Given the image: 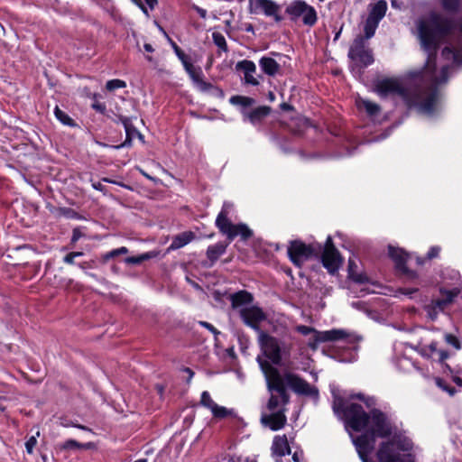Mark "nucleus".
I'll use <instances>...</instances> for the list:
<instances>
[{"instance_id":"obj_1","label":"nucleus","mask_w":462,"mask_h":462,"mask_svg":"<svg viewBox=\"0 0 462 462\" xmlns=\"http://www.w3.org/2000/svg\"><path fill=\"white\" fill-rule=\"evenodd\" d=\"M416 30L420 47L427 53L424 69L409 72L403 79H379L374 91L383 98L400 97L409 106H417L420 112L431 115L439 97L437 88L448 81L449 69V65H444L438 74L437 51L447 36L462 32V21L431 12L416 21Z\"/></svg>"},{"instance_id":"obj_2","label":"nucleus","mask_w":462,"mask_h":462,"mask_svg":"<svg viewBox=\"0 0 462 462\" xmlns=\"http://www.w3.org/2000/svg\"><path fill=\"white\" fill-rule=\"evenodd\" d=\"M257 362L265 376L267 389L270 393V398L267 402L269 411L280 410L286 411V406L290 402V394L287 392V388H290L299 395L318 398L319 392L317 388L311 386L296 374L288 371L281 373L268 361L263 360L260 356L257 357Z\"/></svg>"},{"instance_id":"obj_3","label":"nucleus","mask_w":462,"mask_h":462,"mask_svg":"<svg viewBox=\"0 0 462 462\" xmlns=\"http://www.w3.org/2000/svg\"><path fill=\"white\" fill-rule=\"evenodd\" d=\"M332 409L337 417L345 420L346 427L354 431H361L370 423L369 431L375 437L386 439L394 433L396 427L379 409H372L367 413L360 404H346L344 399L337 395L334 396Z\"/></svg>"},{"instance_id":"obj_4","label":"nucleus","mask_w":462,"mask_h":462,"mask_svg":"<svg viewBox=\"0 0 462 462\" xmlns=\"http://www.w3.org/2000/svg\"><path fill=\"white\" fill-rule=\"evenodd\" d=\"M234 205L231 202H224L220 212L216 218V226L219 232L226 236L229 242L233 241L236 236H240L243 240H247L253 236L252 230L243 223L233 224L230 220Z\"/></svg>"},{"instance_id":"obj_5","label":"nucleus","mask_w":462,"mask_h":462,"mask_svg":"<svg viewBox=\"0 0 462 462\" xmlns=\"http://www.w3.org/2000/svg\"><path fill=\"white\" fill-rule=\"evenodd\" d=\"M258 342L263 355L273 364L280 365L282 360L291 356V345L281 339L260 331Z\"/></svg>"},{"instance_id":"obj_6","label":"nucleus","mask_w":462,"mask_h":462,"mask_svg":"<svg viewBox=\"0 0 462 462\" xmlns=\"http://www.w3.org/2000/svg\"><path fill=\"white\" fill-rule=\"evenodd\" d=\"M291 20L301 17L304 25L312 27L318 21V14L315 8L304 0H293L285 10Z\"/></svg>"},{"instance_id":"obj_7","label":"nucleus","mask_w":462,"mask_h":462,"mask_svg":"<svg viewBox=\"0 0 462 462\" xmlns=\"http://www.w3.org/2000/svg\"><path fill=\"white\" fill-rule=\"evenodd\" d=\"M348 58L352 60V68L364 69L374 62L372 50L366 47L365 40L362 36L356 37L348 51Z\"/></svg>"},{"instance_id":"obj_8","label":"nucleus","mask_w":462,"mask_h":462,"mask_svg":"<svg viewBox=\"0 0 462 462\" xmlns=\"http://www.w3.org/2000/svg\"><path fill=\"white\" fill-rule=\"evenodd\" d=\"M296 331L303 336H308L311 333L314 334V340L317 343L337 341L346 337L347 334L343 329H330L326 331H318L314 328L305 325H299L296 327Z\"/></svg>"},{"instance_id":"obj_9","label":"nucleus","mask_w":462,"mask_h":462,"mask_svg":"<svg viewBox=\"0 0 462 462\" xmlns=\"http://www.w3.org/2000/svg\"><path fill=\"white\" fill-rule=\"evenodd\" d=\"M287 251L291 263L300 267L306 261L310 259L315 249L310 245H306L300 240H295L290 242Z\"/></svg>"},{"instance_id":"obj_10","label":"nucleus","mask_w":462,"mask_h":462,"mask_svg":"<svg viewBox=\"0 0 462 462\" xmlns=\"http://www.w3.org/2000/svg\"><path fill=\"white\" fill-rule=\"evenodd\" d=\"M244 323L260 334V324L266 319V314L257 306L244 307L239 310Z\"/></svg>"},{"instance_id":"obj_11","label":"nucleus","mask_w":462,"mask_h":462,"mask_svg":"<svg viewBox=\"0 0 462 462\" xmlns=\"http://www.w3.org/2000/svg\"><path fill=\"white\" fill-rule=\"evenodd\" d=\"M375 436L372 433H365L357 436L356 438L352 437V441L356 447L359 457L363 462H372L368 456L371 454L374 448Z\"/></svg>"},{"instance_id":"obj_12","label":"nucleus","mask_w":462,"mask_h":462,"mask_svg":"<svg viewBox=\"0 0 462 462\" xmlns=\"http://www.w3.org/2000/svg\"><path fill=\"white\" fill-rule=\"evenodd\" d=\"M186 72L189 74V78L193 81V83L197 86V88L203 91L207 92L210 89H214L217 94H218L220 97L224 96V92L222 89L214 87L211 83L206 82L203 79V72L201 68L195 67L192 62H190L189 65H187L185 68Z\"/></svg>"},{"instance_id":"obj_13","label":"nucleus","mask_w":462,"mask_h":462,"mask_svg":"<svg viewBox=\"0 0 462 462\" xmlns=\"http://www.w3.org/2000/svg\"><path fill=\"white\" fill-rule=\"evenodd\" d=\"M199 403L201 406L208 409L214 418L225 419L234 415V411L232 409H227L217 404L208 391L202 392Z\"/></svg>"},{"instance_id":"obj_14","label":"nucleus","mask_w":462,"mask_h":462,"mask_svg":"<svg viewBox=\"0 0 462 462\" xmlns=\"http://www.w3.org/2000/svg\"><path fill=\"white\" fill-rule=\"evenodd\" d=\"M321 261L323 266L330 273H334L337 272L341 263L342 259L339 255L338 251L336 247H324L322 255H321Z\"/></svg>"},{"instance_id":"obj_15","label":"nucleus","mask_w":462,"mask_h":462,"mask_svg":"<svg viewBox=\"0 0 462 462\" xmlns=\"http://www.w3.org/2000/svg\"><path fill=\"white\" fill-rule=\"evenodd\" d=\"M286 421L285 411L282 410L271 411L270 414H263L261 417V422L273 431L282 429Z\"/></svg>"},{"instance_id":"obj_16","label":"nucleus","mask_w":462,"mask_h":462,"mask_svg":"<svg viewBox=\"0 0 462 462\" xmlns=\"http://www.w3.org/2000/svg\"><path fill=\"white\" fill-rule=\"evenodd\" d=\"M237 67L244 71L246 84L252 86L259 85V80L254 76L256 71V66L253 61L247 60H242L238 62Z\"/></svg>"},{"instance_id":"obj_17","label":"nucleus","mask_w":462,"mask_h":462,"mask_svg":"<svg viewBox=\"0 0 462 462\" xmlns=\"http://www.w3.org/2000/svg\"><path fill=\"white\" fill-rule=\"evenodd\" d=\"M256 7L259 8L266 16H273L276 21H280V6L273 0H255Z\"/></svg>"},{"instance_id":"obj_18","label":"nucleus","mask_w":462,"mask_h":462,"mask_svg":"<svg viewBox=\"0 0 462 462\" xmlns=\"http://www.w3.org/2000/svg\"><path fill=\"white\" fill-rule=\"evenodd\" d=\"M253 295L246 291H239L230 296L231 306L233 309L244 308L252 303Z\"/></svg>"},{"instance_id":"obj_19","label":"nucleus","mask_w":462,"mask_h":462,"mask_svg":"<svg viewBox=\"0 0 462 462\" xmlns=\"http://www.w3.org/2000/svg\"><path fill=\"white\" fill-rule=\"evenodd\" d=\"M272 451L274 456L280 457L285 456L286 454H290L291 449L285 435L274 437L272 445Z\"/></svg>"},{"instance_id":"obj_20","label":"nucleus","mask_w":462,"mask_h":462,"mask_svg":"<svg viewBox=\"0 0 462 462\" xmlns=\"http://www.w3.org/2000/svg\"><path fill=\"white\" fill-rule=\"evenodd\" d=\"M124 128H125V142L120 144V145H117L116 146V148L119 149L121 147H129L132 145V141L133 139L135 137V136H138L140 138H142V134L137 131V129L134 126L133 123H132V119H124Z\"/></svg>"},{"instance_id":"obj_21","label":"nucleus","mask_w":462,"mask_h":462,"mask_svg":"<svg viewBox=\"0 0 462 462\" xmlns=\"http://www.w3.org/2000/svg\"><path fill=\"white\" fill-rule=\"evenodd\" d=\"M271 113V107L267 106H262L254 108V110L246 114L248 121L256 125L263 122V120L269 116Z\"/></svg>"},{"instance_id":"obj_22","label":"nucleus","mask_w":462,"mask_h":462,"mask_svg":"<svg viewBox=\"0 0 462 462\" xmlns=\"http://www.w3.org/2000/svg\"><path fill=\"white\" fill-rule=\"evenodd\" d=\"M259 66L263 73L272 77L275 76L281 69L280 64L270 57H262L259 60Z\"/></svg>"},{"instance_id":"obj_23","label":"nucleus","mask_w":462,"mask_h":462,"mask_svg":"<svg viewBox=\"0 0 462 462\" xmlns=\"http://www.w3.org/2000/svg\"><path fill=\"white\" fill-rule=\"evenodd\" d=\"M228 246V243L218 242L215 245H209L207 249V257L211 263H215L221 255H223L226 247Z\"/></svg>"},{"instance_id":"obj_24","label":"nucleus","mask_w":462,"mask_h":462,"mask_svg":"<svg viewBox=\"0 0 462 462\" xmlns=\"http://www.w3.org/2000/svg\"><path fill=\"white\" fill-rule=\"evenodd\" d=\"M443 286L459 287L461 285L460 273L456 270H445L442 273Z\"/></svg>"},{"instance_id":"obj_25","label":"nucleus","mask_w":462,"mask_h":462,"mask_svg":"<svg viewBox=\"0 0 462 462\" xmlns=\"http://www.w3.org/2000/svg\"><path fill=\"white\" fill-rule=\"evenodd\" d=\"M195 238V235L191 231L183 232L178 236H176L170 245V249L176 250L180 249L189 243H190Z\"/></svg>"},{"instance_id":"obj_26","label":"nucleus","mask_w":462,"mask_h":462,"mask_svg":"<svg viewBox=\"0 0 462 462\" xmlns=\"http://www.w3.org/2000/svg\"><path fill=\"white\" fill-rule=\"evenodd\" d=\"M358 109H364L369 116H377L380 113V106L364 98H357L356 101Z\"/></svg>"},{"instance_id":"obj_27","label":"nucleus","mask_w":462,"mask_h":462,"mask_svg":"<svg viewBox=\"0 0 462 462\" xmlns=\"http://www.w3.org/2000/svg\"><path fill=\"white\" fill-rule=\"evenodd\" d=\"M386 10L387 3L380 0L371 8L368 18L379 23L385 15Z\"/></svg>"},{"instance_id":"obj_28","label":"nucleus","mask_w":462,"mask_h":462,"mask_svg":"<svg viewBox=\"0 0 462 462\" xmlns=\"http://www.w3.org/2000/svg\"><path fill=\"white\" fill-rule=\"evenodd\" d=\"M389 255L399 269L405 265L406 254L403 250L389 246Z\"/></svg>"},{"instance_id":"obj_29","label":"nucleus","mask_w":462,"mask_h":462,"mask_svg":"<svg viewBox=\"0 0 462 462\" xmlns=\"http://www.w3.org/2000/svg\"><path fill=\"white\" fill-rule=\"evenodd\" d=\"M439 293L443 296V300L450 305L454 300L459 295L461 289L459 287H453L452 289H446L445 286H440Z\"/></svg>"},{"instance_id":"obj_30","label":"nucleus","mask_w":462,"mask_h":462,"mask_svg":"<svg viewBox=\"0 0 462 462\" xmlns=\"http://www.w3.org/2000/svg\"><path fill=\"white\" fill-rule=\"evenodd\" d=\"M427 346L429 348V357L438 356V360L440 363L444 362L449 356L448 351L438 349V343L436 341H432L430 344L427 345Z\"/></svg>"},{"instance_id":"obj_31","label":"nucleus","mask_w":462,"mask_h":462,"mask_svg":"<svg viewBox=\"0 0 462 462\" xmlns=\"http://www.w3.org/2000/svg\"><path fill=\"white\" fill-rule=\"evenodd\" d=\"M54 115L57 120H59L62 125L69 127L78 126L74 119H72L65 111L61 110L58 106H56L54 108Z\"/></svg>"},{"instance_id":"obj_32","label":"nucleus","mask_w":462,"mask_h":462,"mask_svg":"<svg viewBox=\"0 0 462 462\" xmlns=\"http://www.w3.org/2000/svg\"><path fill=\"white\" fill-rule=\"evenodd\" d=\"M212 40L214 44L218 48L220 51L227 52L228 46L226 41V38L221 32H214L212 33Z\"/></svg>"},{"instance_id":"obj_33","label":"nucleus","mask_w":462,"mask_h":462,"mask_svg":"<svg viewBox=\"0 0 462 462\" xmlns=\"http://www.w3.org/2000/svg\"><path fill=\"white\" fill-rule=\"evenodd\" d=\"M169 41L171 42V45L176 54V56L179 58V60L181 61L183 67L185 68L187 65H189L191 62V59L184 53V51L173 42L171 38H169Z\"/></svg>"},{"instance_id":"obj_34","label":"nucleus","mask_w":462,"mask_h":462,"mask_svg":"<svg viewBox=\"0 0 462 462\" xmlns=\"http://www.w3.org/2000/svg\"><path fill=\"white\" fill-rule=\"evenodd\" d=\"M442 8L449 13L456 14L460 8V0H439Z\"/></svg>"},{"instance_id":"obj_35","label":"nucleus","mask_w":462,"mask_h":462,"mask_svg":"<svg viewBox=\"0 0 462 462\" xmlns=\"http://www.w3.org/2000/svg\"><path fill=\"white\" fill-rule=\"evenodd\" d=\"M229 101L233 105H238L244 107L251 106L255 102L254 98L244 96H233L230 97Z\"/></svg>"},{"instance_id":"obj_36","label":"nucleus","mask_w":462,"mask_h":462,"mask_svg":"<svg viewBox=\"0 0 462 462\" xmlns=\"http://www.w3.org/2000/svg\"><path fill=\"white\" fill-rule=\"evenodd\" d=\"M378 24H379L378 22H375L367 17L365 23V27H364V31H365V38L364 39L365 40H368L374 35L375 30L378 27Z\"/></svg>"},{"instance_id":"obj_37","label":"nucleus","mask_w":462,"mask_h":462,"mask_svg":"<svg viewBox=\"0 0 462 462\" xmlns=\"http://www.w3.org/2000/svg\"><path fill=\"white\" fill-rule=\"evenodd\" d=\"M136 5L140 7L143 13L149 16L148 7L152 10L157 5V0H132Z\"/></svg>"},{"instance_id":"obj_38","label":"nucleus","mask_w":462,"mask_h":462,"mask_svg":"<svg viewBox=\"0 0 462 462\" xmlns=\"http://www.w3.org/2000/svg\"><path fill=\"white\" fill-rule=\"evenodd\" d=\"M442 57L447 60H451L453 63H459L458 54L451 48L445 47L441 52Z\"/></svg>"},{"instance_id":"obj_39","label":"nucleus","mask_w":462,"mask_h":462,"mask_svg":"<svg viewBox=\"0 0 462 462\" xmlns=\"http://www.w3.org/2000/svg\"><path fill=\"white\" fill-rule=\"evenodd\" d=\"M352 399H358L365 402L367 408L374 409V407L376 405V400L372 396H365L363 393H357L351 396Z\"/></svg>"},{"instance_id":"obj_40","label":"nucleus","mask_w":462,"mask_h":462,"mask_svg":"<svg viewBox=\"0 0 462 462\" xmlns=\"http://www.w3.org/2000/svg\"><path fill=\"white\" fill-rule=\"evenodd\" d=\"M444 340L448 346H452L455 350L461 349V342L457 336L448 333L445 334Z\"/></svg>"},{"instance_id":"obj_41","label":"nucleus","mask_w":462,"mask_h":462,"mask_svg":"<svg viewBox=\"0 0 462 462\" xmlns=\"http://www.w3.org/2000/svg\"><path fill=\"white\" fill-rule=\"evenodd\" d=\"M125 87H126L125 81H124L122 79H118L108 80L106 84V88L108 91H114L116 89L124 88Z\"/></svg>"},{"instance_id":"obj_42","label":"nucleus","mask_w":462,"mask_h":462,"mask_svg":"<svg viewBox=\"0 0 462 462\" xmlns=\"http://www.w3.org/2000/svg\"><path fill=\"white\" fill-rule=\"evenodd\" d=\"M91 443L81 444L74 439H68L62 444L63 449L88 448Z\"/></svg>"},{"instance_id":"obj_43","label":"nucleus","mask_w":462,"mask_h":462,"mask_svg":"<svg viewBox=\"0 0 462 462\" xmlns=\"http://www.w3.org/2000/svg\"><path fill=\"white\" fill-rule=\"evenodd\" d=\"M40 436V430H37L35 435L31 436L25 442V448L28 454H32L35 446L37 445V438Z\"/></svg>"},{"instance_id":"obj_44","label":"nucleus","mask_w":462,"mask_h":462,"mask_svg":"<svg viewBox=\"0 0 462 462\" xmlns=\"http://www.w3.org/2000/svg\"><path fill=\"white\" fill-rule=\"evenodd\" d=\"M436 384L444 392H447L450 396H453L457 391L454 387L449 386L446 381L440 378L436 379Z\"/></svg>"},{"instance_id":"obj_45","label":"nucleus","mask_w":462,"mask_h":462,"mask_svg":"<svg viewBox=\"0 0 462 462\" xmlns=\"http://www.w3.org/2000/svg\"><path fill=\"white\" fill-rule=\"evenodd\" d=\"M59 214L70 219H79V215L72 208H59Z\"/></svg>"},{"instance_id":"obj_46","label":"nucleus","mask_w":462,"mask_h":462,"mask_svg":"<svg viewBox=\"0 0 462 462\" xmlns=\"http://www.w3.org/2000/svg\"><path fill=\"white\" fill-rule=\"evenodd\" d=\"M349 277L356 283H366L369 282L368 277L365 273H355L350 271Z\"/></svg>"},{"instance_id":"obj_47","label":"nucleus","mask_w":462,"mask_h":462,"mask_svg":"<svg viewBox=\"0 0 462 462\" xmlns=\"http://www.w3.org/2000/svg\"><path fill=\"white\" fill-rule=\"evenodd\" d=\"M430 303H432V308H435L439 312L443 311L448 306L443 299L432 300Z\"/></svg>"},{"instance_id":"obj_48","label":"nucleus","mask_w":462,"mask_h":462,"mask_svg":"<svg viewBox=\"0 0 462 462\" xmlns=\"http://www.w3.org/2000/svg\"><path fill=\"white\" fill-rule=\"evenodd\" d=\"M199 325L210 331L216 338L220 334V332L212 324L207 321H199Z\"/></svg>"},{"instance_id":"obj_49","label":"nucleus","mask_w":462,"mask_h":462,"mask_svg":"<svg viewBox=\"0 0 462 462\" xmlns=\"http://www.w3.org/2000/svg\"><path fill=\"white\" fill-rule=\"evenodd\" d=\"M431 307H433L432 303L430 302L427 306H425V310H426L428 316L431 319H437L439 312L437 311V310L435 308H431Z\"/></svg>"},{"instance_id":"obj_50","label":"nucleus","mask_w":462,"mask_h":462,"mask_svg":"<svg viewBox=\"0 0 462 462\" xmlns=\"http://www.w3.org/2000/svg\"><path fill=\"white\" fill-rule=\"evenodd\" d=\"M440 252V247L439 246H432L430 248L429 252L427 253V258L428 259H433L439 256Z\"/></svg>"},{"instance_id":"obj_51","label":"nucleus","mask_w":462,"mask_h":462,"mask_svg":"<svg viewBox=\"0 0 462 462\" xmlns=\"http://www.w3.org/2000/svg\"><path fill=\"white\" fill-rule=\"evenodd\" d=\"M92 108L100 114H105L106 111V106L103 103L95 102L92 104Z\"/></svg>"},{"instance_id":"obj_52","label":"nucleus","mask_w":462,"mask_h":462,"mask_svg":"<svg viewBox=\"0 0 462 462\" xmlns=\"http://www.w3.org/2000/svg\"><path fill=\"white\" fill-rule=\"evenodd\" d=\"M400 270H402L409 279H416L418 277V273L415 271L409 270L405 265L401 267Z\"/></svg>"},{"instance_id":"obj_53","label":"nucleus","mask_w":462,"mask_h":462,"mask_svg":"<svg viewBox=\"0 0 462 462\" xmlns=\"http://www.w3.org/2000/svg\"><path fill=\"white\" fill-rule=\"evenodd\" d=\"M82 236V233L79 228H74L72 232L71 242L76 243Z\"/></svg>"},{"instance_id":"obj_54","label":"nucleus","mask_w":462,"mask_h":462,"mask_svg":"<svg viewBox=\"0 0 462 462\" xmlns=\"http://www.w3.org/2000/svg\"><path fill=\"white\" fill-rule=\"evenodd\" d=\"M76 258V254H72V253H69L64 258H63V261L64 263H68V264H73L74 263V259Z\"/></svg>"},{"instance_id":"obj_55","label":"nucleus","mask_w":462,"mask_h":462,"mask_svg":"<svg viewBox=\"0 0 462 462\" xmlns=\"http://www.w3.org/2000/svg\"><path fill=\"white\" fill-rule=\"evenodd\" d=\"M116 256H117V255H116V251L114 249V250L109 251V252L106 253L105 254H103L102 258H103L104 262H107L108 260H110L111 258H114Z\"/></svg>"},{"instance_id":"obj_56","label":"nucleus","mask_w":462,"mask_h":462,"mask_svg":"<svg viewBox=\"0 0 462 462\" xmlns=\"http://www.w3.org/2000/svg\"><path fill=\"white\" fill-rule=\"evenodd\" d=\"M400 291H401V293L411 297L413 293L418 291V289L417 288L401 289Z\"/></svg>"},{"instance_id":"obj_57","label":"nucleus","mask_w":462,"mask_h":462,"mask_svg":"<svg viewBox=\"0 0 462 462\" xmlns=\"http://www.w3.org/2000/svg\"><path fill=\"white\" fill-rule=\"evenodd\" d=\"M302 459H303V453H302V451H300V452L296 451V452L293 453L292 460L294 462H301Z\"/></svg>"},{"instance_id":"obj_58","label":"nucleus","mask_w":462,"mask_h":462,"mask_svg":"<svg viewBox=\"0 0 462 462\" xmlns=\"http://www.w3.org/2000/svg\"><path fill=\"white\" fill-rule=\"evenodd\" d=\"M195 10L197 11L198 14H199L201 18L205 19V18L207 17V14H208V13H207V10H206V9H203V8H201V7H199V6H195Z\"/></svg>"},{"instance_id":"obj_59","label":"nucleus","mask_w":462,"mask_h":462,"mask_svg":"<svg viewBox=\"0 0 462 462\" xmlns=\"http://www.w3.org/2000/svg\"><path fill=\"white\" fill-rule=\"evenodd\" d=\"M125 262H126L127 263H134V264L141 263H140V260H139V256L127 257V258L125 259Z\"/></svg>"},{"instance_id":"obj_60","label":"nucleus","mask_w":462,"mask_h":462,"mask_svg":"<svg viewBox=\"0 0 462 462\" xmlns=\"http://www.w3.org/2000/svg\"><path fill=\"white\" fill-rule=\"evenodd\" d=\"M155 254L153 253H145V254H143L141 255H139V260H140V263H142L143 261H145V260H148L150 258H152V256H154Z\"/></svg>"},{"instance_id":"obj_61","label":"nucleus","mask_w":462,"mask_h":462,"mask_svg":"<svg viewBox=\"0 0 462 462\" xmlns=\"http://www.w3.org/2000/svg\"><path fill=\"white\" fill-rule=\"evenodd\" d=\"M115 251H116V254L117 256L120 255V254H125L128 253V249L126 247H125V246H122L120 248H116V249H115Z\"/></svg>"},{"instance_id":"obj_62","label":"nucleus","mask_w":462,"mask_h":462,"mask_svg":"<svg viewBox=\"0 0 462 462\" xmlns=\"http://www.w3.org/2000/svg\"><path fill=\"white\" fill-rule=\"evenodd\" d=\"M92 187L99 191H103L105 189V186L101 182H93Z\"/></svg>"},{"instance_id":"obj_63","label":"nucleus","mask_w":462,"mask_h":462,"mask_svg":"<svg viewBox=\"0 0 462 462\" xmlns=\"http://www.w3.org/2000/svg\"><path fill=\"white\" fill-rule=\"evenodd\" d=\"M420 353L421 356L429 357V348H428L427 345L422 346L420 347Z\"/></svg>"},{"instance_id":"obj_64","label":"nucleus","mask_w":462,"mask_h":462,"mask_svg":"<svg viewBox=\"0 0 462 462\" xmlns=\"http://www.w3.org/2000/svg\"><path fill=\"white\" fill-rule=\"evenodd\" d=\"M237 462H256L255 458L254 457H237Z\"/></svg>"}]
</instances>
